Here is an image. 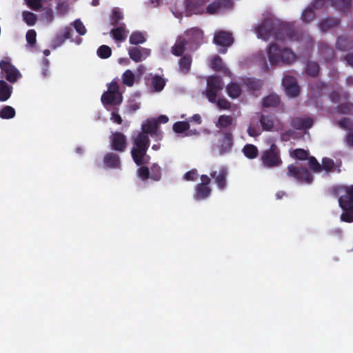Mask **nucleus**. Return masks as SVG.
Returning a JSON list of instances; mask_svg holds the SVG:
<instances>
[{
  "label": "nucleus",
  "mask_w": 353,
  "mask_h": 353,
  "mask_svg": "<svg viewBox=\"0 0 353 353\" xmlns=\"http://www.w3.org/2000/svg\"><path fill=\"white\" fill-rule=\"evenodd\" d=\"M258 37L263 40L274 37L276 41H296L299 37L294 28L289 23H275L270 19H265L256 28Z\"/></svg>",
  "instance_id": "nucleus-1"
},
{
  "label": "nucleus",
  "mask_w": 353,
  "mask_h": 353,
  "mask_svg": "<svg viewBox=\"0 0 353 353\" xmlns=\"http://www.w3.org/2000/svg\"><path fill=\"white\" fill-rule=\"evenodd\" d=\"M332 194L339 197V204L343 212L341 220L346 223L353 222V185H339L332 189Z\"/></svg>",
  "instance_id": "nucleus-2"
},
{
  "label": "nucleus",
  "mask_w": 353,
  "mask_h": 353,
  "mask_svg": "<svg viewBox=\"0 0 353 353\" xmlns=\"http://www.w3.org/2000/svg\"><path fill=\"white\" fill-rule=\"evenodd\" d=\"M267 53L272 65H289L296 59L295 54L290 49L281 48L276 43L271 44Z\"/></svg>",
  "instance_id": "nucleus-3"
},
{
  "label": "nucleus",
  "mask_w": 353,
  "mask_h": 353,
  "mask_svg": "<svg viewBox=\"0 0 353 353\" xmlns=\"http://www.w3.org/2000/svg\"><path fill=\"white\" fill-rule=\"evenodd\" d=\"M260 161L265 168H274L282 165L281 150L276 144L272 143L268 149L261 153Z\"/></svg>",
  "instance_id": "nucleus-4"
},
{
  "label": "nucleus",
  "mask_w": 353,
  "mask_h": 353,
  "mask_svg": "<svg viewBox=\"0 0 353 353\" xmlns=\"http://www.w3.org/2000/svg\"><path fill=\"white\" fill-rule=\"evenodd\" d=\"M286 175L301 183L310 184L314 179L312 174L307 168L294 164L288 165Z\"/></svg>",
  "instance_id": "nucleus-5"
},
{
  "label": "nucleus",
  "mask_w": 353,
  "mask_h": 353,
  "mask_svg": "<svg viewBox=\"0 0 353 353\" xmlns=\"http://www.w3.org/2000/svg\"><path fill=\"white\" fill-rule=\"evenodd\" d=\"M223 82L221 77L212 76L208 78L207 81L206 97L209 101L214 103L217 97L218 92L223 90Z\"/></svg>",
  "instance_id": "nucleus-6"
},
{
  "label": "nucleus",
  "mask_w": 353,
  "mask_h": 353,
  "mask_svg": "<svg viewBox=\"0 0 353 353\" xmlns=\"http://www.w3.org/2000/svg\"><path fill=\"white\" fill-rule=\"evenodd\" d=\"M221 135L219 140V151L220 154L228 153L234 145V135L232 130L216 131Z\"/></svg>",
  "instance_id": "nucleus-7"
},
{
  "label": "nucleus",
  "mask_w": 353,
  "mask_h": 353,
  "mask_svg": "<svg viewBox=\"0 0 353 353\" xmlns=\"http://www.w3.org/2000/svg\"><path fill=\"white\" fill-rule=\"evenodd\" d=\"M184 37L188 41L190 51H194L201 44L203 40V31L198 28H192L185 32Z\"/></svg>",
  "instance_id": "nucleus-8"
},
{
  "label": "nucleus",
  "mask_w": 353,
  "mask_h": 353,
  "mask_svg": "<svg viewBox=\"0 0 353 353\" xmlns=\"http://www.w3.org/2000/svg\"><path fill=\"white\" fill-rule=\"evenodd\" d=\"M213 41L216 45L223 47V48L220 49L219 52L225 54L227 52V48L233 44L234 38L232 33L220 30L215 33Z\"/></svg>",
  "instance_id": "nucleus-9"
},
{
  "label": "nucleus",
  "mask_w": 353,
  "mask_h": 353,
  "mask_svg": "<svg viewBox=\"0 0 353 353\" xmlns=\"http://www.w3.org/2000/svg\"><path fill=\"white\" fill-rule=\"evenodd\" d=\"M0 68L5 73V77L10 83H15L21 77L19 71L10 63L9 60H1Z\"/></svg>",
  "instance_id": "nucleus-10"
},
{
  "label": "nucleus",
  "mask_w": 353,
  "mask_h": 353,
  "mask_svg": "<svg viewBox=\"0 0 353 353\" xmlns=\"http://www.w3.org/2000/svg\"><path fill=\"white\" fill-rule=\"evenodd\" d=\"M141 129L145 134H150L151 137H154L156 140H161L163 138V133L159 129V125L156 120H146L142 124Z\"/></svg>",
  "instance_id": "nucleus-11"
},
{
  "label": "nucleus",
  "mask_w": 353,
  "mask_h": 353,
  "mask_svg": "<svg viewBox=\"0 0 353 353\" xmlns=\"http://www.w3.org/2000/svg\"><path fill=\"white\" fill-rule=\"evenodd\" d=\"M110 143L112 150L123 152L127 148V138L123 133L115 132L110 137Z\"/></svg>",
  "instance_id": "nucleus-12"
},
{
  "label": "nucleus",
  "mask_w": 353,
  "mask_h": 353,
  "mask_svg": "<svg viewBox=\"0 0 353 353\" xmlns=\"http://www.w3.org/2000/svg\"><path fill=\"white\" fill-rule=\"evenodd\" d=\"M215 125L218 128L216 131L232 130L234 132L236 126L234 117L226 114L219 116Z\"/></svg>",
  "instance_id": "nucleus-13"
},
{
  "label": "nucleus",
  "mask_w": 353,
  "mask_h": 353,
  "mask_svg": "<svg viewBox=\"0 0 353 353\" xmlns=\"http://www.w3.org/2000/svg\"><path fill=\"white\" fill-rule=\"evenodd\" d=\"M228 175V170L226 168L221 167L219 171H212L210 176L214 180V183L216 184L218 188L223 190L226 187V177Z\"/></svg>",
  "instance_id": "nucleus-14"
},
{
  "label": "nucleus",
  "mask_w": 353,
  "mask_h": 353,
  "mask_svg": "<svg viewBox=\"0 0 353 353\" xmlns=\"http://www.w3.org/2000/svg\"><path fill=\"white\" fill-rule=\"evenodd\" d=\"M186 50H190L188 41L184 36H179L176 40L174 45L172 47V54L176 57L184 55Z\"/></svg>",
  "instance_id": "nucleus-15"
},
{
  "label": "nucleus",
  "mask_w": 353,
  "mask_h": 353,
  "mask_svg": "<svg viewBox=\"0 0 353 353\" xmlns=\"http://www.w3.org/2000/svg\"><path fill=\"white\" fill-rule=\"evenodd\" d=\"M314 121L310 117H294L290 121L291 126L296 130H307L313 125Z\"/></svg>",
  "instance_id": "nucleus-16"
},
{
  "label": "nucleus",
  "mask_w": 353,
  "mask_h": 353,
  "mask_svg": "<svg viewBox=\"0 0 353 353\" xmlns=\"http://www.w3.org/2000/svg\"><path fill=\"white\" fill-rule=\"evenodd\" d=\"M341 24V19L334 17H328L322 19L318 24L322 32H327L338 27Z\"/></svg>",
  "instance_id": "nucleus-17"
},
{
  "label": "nucleus",
  "mask_w": 353,
  "mask_h": 353,
  "mask_svg": "<svg viewBox=\"0 0 353 353\" xmlns=\"http://www.w3.org/2000/svg\"><path fill=\"white\" fill-rule=\"evenodd\" d=\"M101 102L103 105H117L121 103L123 97L121 94H117L105 91L101 96Z\"/></svg>",
  "instance_id": "nucleus-18"
},
{
  "label": "nucleus",
  "mask_w": 353,
  "mask_h": 353,
  "mask_svg": "<svg viewBox=\"0 0 353 353\" xmlns=\"http://www.w3.org/2000/svg\"><path fill=\"white\" fill-rule=\"evenodd\" d=\"M330 6L336 10L345 13L350 12L352 10V0H327Z\"/></svg>",
  "instance_id": "nucleus-19"
},
{
  "label": "nucleus",
  "mask_w": 353,
  "mask_h": 353,
  "mask_svg": "<svg viewBox=\"0 0 353 353\" xmlns=\"http://www.w3.org/2000/svg\"><path fill=\"white\" fill-rule=\"evenodd\" d=\"M115 27L110 30L112 37L117 42L125 41L128 34L125 23H121L120 26Z\"/></svg>",
  "instance_id": "nucleus-20"
},
{
  "label": "nucleus",
  "mask_w": 353,
  "mask_h": 353,
  "mask_svg": "<svg viewBox=\"0 0 353 353\" xmlns=\"http://www.w3.org/2000/svg\"><path fill=\"white\" fill-rule=\"evenodd\" d=\"M150 139L148 135L144 133H139L133 141L134 147L132 149L139 150H148L150 146Z\"/></svg>",
  "instance_id": "nucleus-21"
},
{
  "label": "nucleus",
  "mask_w": 353,
  "mask_h": 353,
  "mask_svg": "<svg viewBox=\"0 0 353 353\" xmlns=\"http://www.w3.org/2000/svg\"><path fill=\"white\" fill-rule=\"evenodd\" d=\"M320 55L326 62H332L335 59V53L332 47L326 43H321L319 46Z\"/></svg>",
  "instance_id": "nucleus-22"
},
{
  "label": "nucleus",
  "mask_w": 353,
  "mask_h": 353,
  "mask_svg": "<svg viewBox=\"0 0 353 353\" xmlns=\"http://www.w3.org/2000/svg\"><path fill=\"white\" fill-rule=\"evenodd\" d=\"M336 48L341 51H348L353 48V40L346 35L339 36L336 42Z\"/></svg>",
  "instance_id": "nucleus-23"
},
{
  "label": "nucleus",
  "mask_w": 353,
  "mask_h": 353,
  "mask_svg": "<svg viewBox=\"0 0 353 353\" xmlns=\"http://www.w3.org/2000/svg\"><path fill=\"white\" fill-rule=\"evenodd\" d=\"M103 163L108 168H119L121 164L119 157L113 152H108L104 155Z\"/></svg>",
  "instance_id": "nucleus-24"
},
{
  "label": "nucleus",
  "mask_w": 353,
  "mask_h": 353,
  "mask_svg": "<svg viewBox=\"0 0 353 353\" xmlns=\"http://www.w3.org/2000/svg\"><path fill=\"white\" fill-rule=\"evenodd\" d=\"M211 192L212 190L209 186L198 183L195 186V193L194 194V198L196 201L205 199L210 195Z\"/></svg>",
  "instance_id": "nucleus-25"
},
{
  "label": "nucleus",
  "mask_w": 353,
  "mask_h": 353,
  "mask_svg": "<svg viewBox=\"0 0 353 353\" xmlns=\"http://www.w3.org/2000/svg\"><path fill=\"white\" fill-rule=\"evenodd\" d=\"M192 59L191 55L185 54L182 55L181 58L179 60V65L180 71L186 74L189 72L191 68Z\"/></svg>",
  "instance_id": "nucleus-26"
},
{
  "label": "nucleus",
  "mask_w": 353,
  "mask_h": 353,
  "mask_svg": "<svg viewBox=\"0 0 353 353\" xmlns=\"http://www.w3.org/2000/svg\"><path fill=\"white\" fill-rule=\"evenodd\" d=\"M243 85L250 91H258L263 86V81L254 78H245L243 79Z\"/></svg>",
  "instance_id": "nucleus-27"
},
{
  "label": "nucleus",
  "mask_w": 353,
  "mask_h": 353,
  "mask_svg": "<svg viewBox=\"0 0 353 353\" xmlns=\"http://www.w3.org/2000/svg\"><path fill=\"white\" fill-rule=\"evenodd\" d=\"M12 87L3 80H0V101H7L11 96Z\"/></svg>",
  "instance_id": "nucleus-28"
},
{
  "label": "nucleus",
  "mask_w": 353,
  "mask_h": 353,
  "mask_svg": "<svg viewBox=\"0 0 353 353\" xmlns=\"http://www.w3.org/2000/svg\"><path fill=\"white\" fill-rule=\"evenodd\" d=\"M227 93L232 99L238 98L242 93V89L239 84L235 82L229 83L227 87Z\"/></svg>",
  "instance_id": "nucleus-29"
},
{
  "label": "nucleus",
  "mask_w": 353,
  "mask_h": 353,
  "mask_svg": "<svg viewBox=\"0 0 353 353\" xmlns=\"http://www.w3.org/2000/svg\"><path fill=\"white\" fill-rule=\"evenodd\" d=\"M281 100L279 97L275 94H271L263 100V106L265 108H276L280 104Z\"/></svg>",
  "instance_id": "nucleus-30"
},
{
  "label": "nucleus",
  "mask_w": 353,
  "mask_h": 353,
  "mask_svg": "<svg viewBox=\"0 0 353 353\" xmlns=\"http://www.w3.org/2000/svg\"><path fill=\"white\" fill-rule=\"evenodd\" d=\"M322 167V170H324L327 172L336 171L337 172H341L340 165L337 166V168L335 166V163L334 161L327 157H324L322 159V164H321Z\"/></svg>",
  "instance_id": "nucleus-31"
},
{
  "label": "nucleus",
  "mask_w": 353,
  "mask_h": 353,
  "mask_svg": "<svg viewBox=\"0 0 353 353\" xmlns=\"http://www.w3.org/2000/svg\"><path fill=\"white\" fill-rule=\"evenodd\" d=\"M274 119L270 115H261L260 117V123L263 130L271 131L274 126Z\"/></svg>",
  "instance_id": "nucleus-32"
},
{
  "label": "nucleus",
  "mask_w": 353,
  "mask_h": 353,
  "mask_svg": "<svg viewBox=\"0 0 353 353\" xmlns=\"http://www.w3.org/2000/svg\"><path fill=\"white\" fill-rule=\"evenodd\" d=\"M243 154L250 159H255L259 154L258 148L253 144H246L242 150Z\"/></svg>",
  "instance_id": "nucleus-33"
},
{
  "label": "nucleus",
  "mask_w": 353,
  "mask_h": 353,
  "mask_svg": "<svg viewBox=\"0 0 353 353\" xmlns=\"http://www.w3.org/2000/svg\"><path fill=\"white\" fill-rule=\"evenodd\" d=\"M320 71V66L316 61H308L306 64L305 73L312 77H316L319 75Z\"/></svg>",
  "instance_id": "nucleus-34"
},
{
  "label": "nucleus",
  "mask_w": 353,
  "mask_h": 353,
  "mask_svg": "<svg viewBox=\"0 0 353 353\" xmlns=\"http://www.w3.org/2000/svg\"><path fill=\"white\" fill-rule=\"evenodd\" d=\"M146 152L147 150H131L132 159L137 165L140 166L143 165V158L146 156Z\"/></svg>",
  "instance_id": "nucleus-35"
},
{
  "label": "nucleus",
  "mask_w": 353,
  "mask_h": 353,
  "mask_svg": "<svg viewBox=\"0 0 353 353\" xmlns=\"http://www.w3.org/2000/svg\"><path fill=\"white\" fill-rule=\"evenodd\" d=\"M150 179L154 181H159L161 179L162 176V169L157 163H154L152 164L150 168Z\"/></svg>",
  "instance_id": "nucleus-36"
},
{
  "label": "nucleus",
  "mask_w": 353,
  "mask_h": 353,
  "mask_svg": "<svg viewBox=\"0 0 353 353\" xmlns=\"http://www.w3.org/2000/svg\"><path fill=\"white\" fill-rule=\"evenodd\" d=\"M151 85L156 92H160L164 88L165 81L161 77L155 75L152 78Z\"/></svg>",
  "instance_id": "nucleus-37"
},
{
  "label": "nucleus",
  "mask_w": 353,
  "mask_h": 353,
  "mask_svg": "<svg viewBox=\"0 0 353 353\" xmlns=\"http://www.w3.org/2000/svg\"><path fill=\"white\" fill-rule=\"evenodd\" d=\"M15 110L10 106L6 105L0 110V118L3 119H10L15 116Z\"/></svg>",
  "instance_id": "nucleus-38"
},
{
  "label": "nucleus",
  "mask_w": 353,
  "mask_h": 353,
  "mask_svg": "<svg viewBox=\"0 0 353 353\" xmlns=\"http://www.w3.org/2000/svg\"><path fill=\"white\" fill-rule=\"evenodd\" d=\"M129 41L132 45H138L143 43L145 41V38L142 32H133L130 36Z\"/></svg>",
  "instance_id": "nucleus-39"
},
{
  "label": "nucleus",
  "mask_w": 353,
  "mask_h": 353,
  "mask_svg": "<svg viewBox=\"0 0 353 353\" xmlns=\"http://www.w3.org/2000/svg\"><path fill=\"white\" fill-rule=\"evenodd\" d=\"M316 15L314 11L311 8H307L303 10L301 14V20L306 23H310L312 21Z\"/></svg>",
  "instance_id": "nucleus-40"
},
{
  "label": "nucleus",
  "mask_w": 353,
  "mask_h": 353,
  "mask_svg": "<svg viewBox=\"0 0 353 353\" xmlns=\"http://www.w3.org/2000/svg\"><path fill=\"white\" fill-rule=\"evenodd\" d=\"M122 82L128 86H132L134 83V74L130 70H125L122 75Z\"/></svg>",
  "instance_id": "nucleus-41"
},
{
  "label": "nucleus",
  "mask_w": 353,
  "mask_h": 353,
  "mask_svg": "<svg viewBox=\"0 0 353 353\" xmlns=\"http://www.w3.org/2000/svg\"><path fill=\"white\" fill-rule=\"evenodd\" d=\"M130 58L135 62L142 61V53L141 50L137 47H132L128 50Z\"/></svg>",
  "instance_id": "nucleus-42"
},
{
  "label": "nucleus",
  "mask_w": 353,
  "mask_h": 353,
  "mask_svg": "<svg viewBox=\"0 0 353 353\" xmlns=\"http://www.w3.org/2000/svg\"><path fill=\"white\" fill-rule=\"evenodd\" d=\"M137 174L139 178H140L142 181H146L150 179V169L143 165H140V167L137 169Z\"/></svg>",
  "instance_id": "nucleus-43"
},
{
  "label": "nucleus",
  "mask_w": 353,
  "mask_h": 353,
  "mask_svg": "<svg viewBox=\"0 0 353 353\" xmlns=\"http://www.w3.org/2000/svg\"><path fill=\"white\" fill-rule=\"evenodd\" d=\"M307 160L308 166L312 171L316 173H319L322 171L321 164L314 157H309Z\"/></svg>",
  "instance_id": "nucleus-44"
},
{
  "label": "nucleus",
  "mask_w": 353,
  "mask_h": 353,
  "mask_svg": "<svg viewBox=\"0 0 353 353\" xmlns=\"http://www.w3.org/2000/svg\"><path fill=\"white\" fill-rule=\"evenodd\" d=\"M190 128V124L187 121H177L174 123L172 129L176 133H183Z\"/></svg>",
  "instance_id": "nucleus-45"
},
{
  "label": "nucleus",
  "mask_w": 353,
  "mask_h": 353,
  "mask_svg": "<svg viewBox=\"0 0 353 353\" xmlns=\"http://www.w3.org/2000/svg\"><path fill=\"white\" fill-rule=\"evenodd\" d=\"M23 18L26 24L29 26H34L37 22V16L35 14L28 12L24 11L23 12Z\"/></svg>",
  "instance_id": "nucleus-46"
},
{
  "label": "nucleus",
  "mask_w": 353,
  "mask_h": 353,
  "mask_svg": "<svg viewBox=\"0 0 353 353\" xmlns=\"http://www.w3.org/2000/svg\"><path fill=\"white\" fill-rule=\"evenodd\" d=\"M123 18V15L121 12L117 10H114L110 17L111 25L113 26H120L121 23H119V21L122 20Z\"/></svg>",
  "instance_id": "nucleus-47"
},
{
  "label": "nucleus",
  "mask_w": 353,
  "mask_h": 353,
  "mask_svg": "<svg viewBox=\"0 0 353 353\" xmlns=\"http://www.w3.org/2000/svg\"><path fill=\"white\" fill-rule=\"evenodd\" d=\"M111 54L112 50L108 46L102 45L97 50V55L101 59H108Z\"/></svg>",
  "instance_id": "nucleus-48"
},
{
  "label": "nucleus",
  "mask_w": 353,
  "mask_h": 353,
  "mask_svg": "<svg viewBox=\"0 0 353 353\" xmlns=\"http://www.w3.org/2000/svg\"><path fill=\"white\" fill-rule=\"evenodd\" d=\"M219 12L231 10L233 7L232 0H216Z\"/></svg>",
  "instance_id": "nucleus-49"
},
{
  "label": "nucleus",
  "mask_w": 353,
  "mask_h": 353,
  "mask_svg": "<svg viewBox=\"0 0 353 353\" xmlns=\"http://www.w3.org/2000/svg\"><path fill=\"white\" fill-rule=\"evenodd\" d=\"M219 12L231 10L233 7L232 0H216Z\"/></svg>",
  "instance_id": "nucleus-50"
},
{
  "label": "nucleus",
  "mask_w": 353,
  "mask_h": 353,
  "mask_svg": "<svg viewBox=\"0 0 353 353\" xmlns=\"http://www.w3.org/2000/svg\"><path fill=\"white\" fill-rule=\"evenodd\" d=\"M292 156L299 160H307L309 157V152L304 149L297 148L293 151Z\"/></svg>",
  "instance_id": "nucleus-51"
},
{
  "label": "nucleus",
  "mask_w": 353,
  "mask_h": 353,
  "mask_svg": "<svg viewBox=\"0 0 353 353\" xmlns=\"http://www.w3.org/2000/svg\"><path fill=\"white\" fill-rule=\"evenodd\" d=\"M212 68L215 71H221L223 70L222 59L220 57L216 56L211 60Z\"/></svg>",
  "instance_id": "nucleus-52"
},
{
  "label": "nucleus",
  "mask_w": 353,
  "mask_h": 353,
  "mask_svg": "<svg viewBox=\"0 0 353 353\" xmlns=\"http://www.w3.org/2000/svg\"><path fill=\"white\" fill-rule=\"evenodd\" d=\"M337 111L341 114H350L353 112V103H345L337 106Z\"/></svg>",
  "instance_id": "nucleus-53"
},
{
  "label": "nucleus",
  "mask_w": 353,
  "mask_h": 353,
  "mask_svg": "<svg viewBox=\"0 0 353 353\" xmlns=\"http://www.w3.org/2000/svg\"><path fill=\"white\" fill-rule=\"evenodd\" d=\"M286 94L292 97H295L299 94L300 89L298 83L292 85L285 88Z\"/></svg>",
  "instance_id": "nucleus-54"
},
{
  "label": "nucleus",
  "mask_w": 353,
  "mask_h": 353,
  "mask_svg": "<svg viewBox=\"0 0 353 353\" xmlns=\"http://www.w3.org/2000/svg\"><path fill=\"white\" fill-rule=\"evenodd\" d=\"M339 125L345 130L353 131V122L348 118H343L338 122Z\"/></svg>",
  "instance_id": "nucleus-55"
},
{
  "label": "nucleus",
  "mask_w": 353,
  "mask_h": 353,
  "mask_svg": "<svg viewBox=\"0 0 353 353\" xmlns=\"http://www.w3.org/2000/svg\"><path fill=\"white\" fill-rule=\"evenodd\" d=\"M27 6L33 10H39L42 7L43 0H25Z\"/></svg>",
  "instance_id": "nucleus-56"
},
{
  "label": "nucleus",
  "mask_w": 353,
  "mask_h": 353,
  "mask_svg": "<svg viewBox=\"0 0 353 353\" xmlns=\"http://www.w3.org/2000/svg\"><path fill=\"white\" fill-rule=\"evenodd\" d=\"M73 26L80 35H84L86 33V28L80 19H76L73 23Z\"/></svg>",
  "instance_id": "nucleus-57"
},
{
  "label": "nucleus",
  "mask_w": 353,
  "mask_h": 353,
  "mask_svg": "<svg viewBox=\"0 0 353 353\" xmlns=\"http://www.w3.org/2000/svg\"><path fill=\"white\" fill-rule=\"evenodd\" d=\"M217 106L221 110H229L231 108V103L225 98H219L218 100L216 99Z\"/></svg>",
  "instance_id": "nucleus-58"
},
{
  "label": "nucleus",
  "mask_w": 353,
  "mask_h": 353,
  "mask_svg": "<svg viewBox=\"0 0 353 353\" xmlns=\"http://www.w3.org/2000/svg\"><path fill=\"white\" fill-rule=\"evenodd\" d=\"M206 12L209 14H215L220 12L216 0L212 1L207 6Z\"/></svg>",
  "instance_id": "nucleus-59"
},
{
  "label": "nucleus",
  "mask_w": 353,
  "mask_h": 353,
  "mask_svg": "<svg viewBox=\"0 0 353 353\" xmlns=\"http://www.w3.org/2000/svg\"><path fill=\"white\" fill-rule=\"evenodd\" d=\"M57 12L63 15L68 12V4L66 1H59L57 3V6L56 7Z\"/></svg>",
  "instance_id": "nucleus-60"
},
{
  "label": "nucleus",
  "mask_w": 353,
  "mask_h": 353,
  "mask_svg": "<svg viewBox=\"0 0 353 353\" xmlns=\"http://www.w3.org/2000/svg\"><path fill=\"white\" fill-rule=\"evenodd\" d=\"M119 108H114L111 113L110 120L117 124H121L123 123V119L121 117L119 114Z\"/></svg>",
  "instance_id": "nucleus-61"
},
{
  "label": "nucleus",
  "mask_w": 353,
  "mask_h": 353,
  "mask_svg": "<svg viewBox=\"0 0 353 353\" xmlns=\"http://www.w3.org/2000/svg\"><path fill=\"white\" fill-rule=\"evenodd\" d=\"M37 33L34 30H29L26 32V40L27 42L30 45H34L36 43Z\"/></svg>",
  "instance_id": "nucleus-62"
},
{
  "label": "nucleus",
  "mask_w": 353,
  "mask_h": 353,
  "mask_svg": "<svg viewBox=\"0 0 353 353\" xmlns=\"http://www.w3.org/2000/svg\"><path fill=\"white\" fill-rule=\"evenodd\" d=\"M282 83H283L284 88H286L288 86L292 85L294 84L297 83V81L294 77H293L292 76L286 75L283 77Z\"/></svg>",
  "instance_id": "nucleus-63"
},
{
  "label": "nucleus",
  "mask_w": 353,
  "mask_h": 353,
  "mask_svg": "<svg viewBox=\"0 0 353 353\" xmlns=\"http://www.w3.org/2000/svg\"><path fill=\"white\" fill-rule=\"evenodd\" d=\"M198 176L196 170L193 169L187 172L184 175V179L186 181H195Z\"/></svg>",
  "instance_id": "nucleus-64"
}]
</instances>
